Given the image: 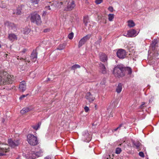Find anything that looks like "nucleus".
Instances as JSON below:
<instances>
[{"label":"nucleus","instance_id":"obj_47","mask_svg":"<svg viewBox=\"0 0 159 159\" xmlns=\"http://www.w3.org/2000/svg\"><path fill=\"white\" fill-rule=\"evenodd\" d=\"M46 8L47 9H48L49 10H50L51 9V8H50V7L49 6L46 7Z\"/></svg>","mask_w":159,"mask_h":159},{"label":"nucleus","instance_id":"obj_6","mask_svg":"<svg viewBox=\"0 0 159 159\" xmlns=\"http://www.w3.org/2000/svg\"><path fill=\"white\" fill-rule=\"evenodd\" d=\"M4 25L7 27L9 31L15 32L16 30V27L13 23L6 21L4 22Z\"/></svg>","mask_w":159,"mask_h":159},{"label":"nucleus","instance_id":"obj_20","mask_svg":"<svg viewBox=\"0 0 159 159\" xmlns=\"http://www.w3.org/2000/svg\"><path fill=\"white\" fill-rule=\"evenodd\" d=\"M132 143L136 146L137 149H139L141 145V143L139 141H135L132 140Z\"/></svg>","mask_w":159,"mask_h":159},{"label":"nucleus","instance_id":"obj_48","mask_svg":"<svg viewBox=\"0 0 159 159\" xmlns=\"http://www.w3.org/2000/svg\"><path fill=\"white\" fill-rule=\"evenodd\" d=\"M44 159H51V158L49 157H45Z\"/></svg>","mask_w":159,"mask_h":159},{"label":"nucleus","instance_id":"obj_36","mask_svg":"<svg viewBox=\"0 0 159 159\" xmlns=\"http://www.w3.org/2000/svg\"><path fill=\"white\" fill-rule=\"evenodd\" d=\"M158 53L157 52H155L153 54V57H154V59L156 58V57H157L158 55Z\"/></svg>","mask_w":159,"mask_h":159},{"label":"nucleus","instance_id":"obj_27","mask_svg":"<svg viewBox=\"0 0 159 159\" xmlns=\"http://www.w3.org/2000/svg\"><path fill=\"white\" fill-rule=\"evenodd\" d=\"M30 29L28 27H26L25 28L24 30V33L25 34H27L30 32Z\"/></svg>","mask_w":159,"mask_h":159},{"label":"nucleus","instance_id":"obj_28","mask_svg":"<svg viewBox=\"0 0 159 159\" xmlns=\"http://www.w3.org/2000/svg\"><path fill=\"white\" fill-rule=\"evenodd\" d=\"M80 66L78 64H75L73 65L71 67V69L72 70H75L76 69L80 68Z\"/></svg>","mask_w":159,"mask_h":159},{"label":"nucleus","instance_id":"obj_40","mask_svg":"<svg viewBox=\"0 0 159 159\" xmlns=\"http://www.w3.org/2000/svg\"><path fill=\"white\" fill-rule=\"evenodd\" d=\"M21 13V11L19 9H17L16 10V13L17 15H20Z\"/></svg>","mask_w":159,"mask_h":159},{"label":"nucleus","instance_id":"obj_14","mask_svg":"<svg viewBox=\"0 0 159 159\" xmlns=\"http://www.w3.org/2000/svg\"><path fill=\"white\" fill-rule=\"evenodd\" d=\"M26 89V85L25 82L23 81L21 82L19 86V90L23 92Z\"/></svg>","mask_w":159,"mask_h":159},{"label":"nucleus","instance_id":"obj_37","mask_svg":"<svg viewBox=\"0 0 159 159\" xmlns=\"http://www.w3.org/2000/svg\"><path fill=\"white\" fill-rule=\"evenodd\" d=\"M139 155L140 156L143 157H144V153L142 152H139Z\"/></svg>","mask_w":159,"mask_h":159},{"label":"nucleus","instance_id":"obj_4","mask_svg":"<svg viewBox=\"0 0 159 159\" xmlns=\"http://www.w3.org/2000/svg\"><path fill=\"white\" fill-rule=\"evenodd\" d=\"M30 19L31 22L35 23L37 25H40L42 23L40 16L35 12L31 14Z\"/></svg>","mask_w":159,"mask_h":159},{"label":"nucleus","instance_id":"obj_42","mask_svg":"<svg viewBox=\"0 0 159 159\" xmlns=\"http://www.w3.org/2000/svg\"><path fill=\"white\" fill-rule=\"evenodd\" d=\"M101 39H102L101 37H100L99 38V39L97 41L96 43H97L99 45L100 43V42H101Z\"/></svg>","mask_w":159,"mask_h":159},{"label":"nucleus","instance_id":"obj_15","mask_svg":"<svg viewBox=\"0 0 159 159\" xmlns=\"http://www.w3.org/2000/svg\"><path fill=\"white\" fill-rule=\"evenodd\" d=\"M37 57V53L36 50H34L32 51L30 56V58L32 61L34 62L36 60Z\"/></svg>","mask_w":159,"mask_h":159},{"label":"nucleus","instance_id":"obj_39","mask_svg":"<svg viewBox=\"0 0 159 159\" xmlns=\"http://www.w3.org/2000/svg\"><path fill=\"white\" fill-rule=\"evenodd\" d=\"M28 94H27L26 95H21L19 98H20V100H21L22 99H23V98L26 97L28 95Z\"/></svg>","mask_w":159,"mask_h":159},{"label":"nucleus","instance_id":"obj_35","mask_svg":"<svg viewBox=\"0 0 159 159\" xmlns=\"http://www.w3.org/2000/svg\"><path fill=\"white\" fill-rule=\"evenodd\" d=\"M103 0H96L95 2L97 4H100L102 2Z\"/></svg>","mask_w":159,"mask_h":159},{"label":"nucleus","instance_id":"obj_33","mask_svg":"<svg viewBox=\"0 0 159 159\" xmlns=\"http://www.w3.org/2000/svg\"><path fill=\"white\" fill-rule=\"evenodd\" d=\"M32 3L33 4H37L39 2L40 0H30Z\"/></svg>","mask_w":159,"mask_h":159},{"label":"nucleus","instance_id":"obj_30","mask_svg":"<svg viewBox=\"0 0 159 159\" xmlns=\"http://www.w3.org/2000/svg\"><path fill=\"white\" fill-rule=\"evenodd\" d=\"M121 152V149L120 148H117L116 149L115 153L117 154H120Z\"/></svg>","mask_w":159,"mask_h":159},{"label":"nucleus","instance_id":"obj_46","mask_svg":"<svg viewBox=\"0 0 159 159\" xmlns=\"http://www.w3.org/2000/svg\"><path fill=\"white\" fill-rule=\"evenodd\" d=\"M123 36H125L127 37H128V32H127V34H126L125 33L123 35Z\"/></svg>","mask_w":159,"mask_h":159},{"label":"nucleus","instance_id":"obj_55","mask_svg":"<svg viewBox=\"0 0 159 159\" xmlns=\"http://www.w3.org/2000/svg\"><path fill=\"white\" fill-rule=\"evenodd\" d=\"M60 4H61V5H62L63 4V2H60Z\"/></svg>","mask_w":159,"mask_h":159},{"label":"nucleus","instance_id":"obj_22","mask_svg":"<svg viewBox=\"0 0 159 159\" xmlns=\"http://www.w3.org/2000/svg\"><path fill=\"white\" fill-rule=\"evenodd\" d=\"M127 22L128 26L130 28L133 27L135 25V23L132 20H129Z\"/></svg>","mask_w":159,"mask_h":159},{"label":"nucleus","instance_id":"obj_10","mask_svg":"<svg viewBox=\"0 0 159 159\" xmlns=\"http://www.w3.org/2000/svg\"><path fill=\"white\" fill-rule=\"evenodd\" d=\"M83 139L84 142H89L91 140V135L88 133V131H85L83 133Z\"/></svg>","mask_w":159,"mask_h":159},{"label":"nucleus","instance_id":"obj_29","mask_svg":"<svg viewBox=\"0 0 159 159\" xmlns=\"http://www.w3.org/2000/svg\"><path fill=\"white\" fill-rule=\"evenodd\" d=\"M3 57L4 58V59L5 60H8L9 59V57L8 54L3 53Z\"/></svg>","mask_w":159,"mask_h":159},{"label":"nucleus","instance_id":"obj_3","mask_svg":"<svg viewBox=\"0 0 159 159\" xmlns=\"http://www.w3.org/2000/svg\"><path fill=\"white\" fill-rule=\"evenodd\" d=\"M43 151L42 149H40L39 151L35 153L31 152L29 154L25 155V158L27 159H34L37 157H38L42 156L43 155Z\"/></svg>","mask_w":159,"mask_h":159},{"label":"nucleus","instance_id":"obj_5","mask_svg":"<svg viewBox=\"0 0 159 159\" xmlns=\"http://www.w3.org/2000/svg\"><path fill=\"white\" fill-rule=\"evenodd\" d=\"M27 141L31 145L35 146L38 144L37 137L32 134H29L27 136Z\"/></svg>","mask_w":159,"mask_h":159},{"label":"nucleus","instance_id":"obj_43","mask_svg":"<svg viewBox=\"0 0 159 159\" xmlns=\"http://www.w3.org/2000/svg\"><path fill=\"white\" fill-rule=\"evenodd\" d=\"M145 102H143L142 104L140 106V108L142 109L143 107H144V105H145Z\"/></svg>","mask_w":159,"mask_h":159},{"label":"nucleus","instance_id":"obj_16","mask_svg":"<svg viewBox=\"0 0 159 159\" xmlns=\"http://www.w3.org/2000/svg\"><path fill=\"white\" fill-rule=\"evenodd\" d=\"M8 39L11 42L16 40L17 39V36L13 33L9 34H8Z\"/></svg>","mask_w":159,"mask_h":159},{"label":"nucleus","instance_id":"obj_45","mask_svg":"<svg viewBox=\"0 0 159 159\" xmlns=\"http://www.w3.org/2000/svg\"><path fill=\"white\" fill-rule=\"evenodd\" d=\"M27 49H24L22 51V52L23 53H25Z\"/></svg>","mask_w":159,"mask_h":159},{"label":"nucleus","instance_id":"obj_49","mask_svg":"<svg viewBox=\"0 0 159 159\" xmlns=\"http://www.w3.org/2000/svg\"><path fill=\"white\" fill-rule=\"evenodd\" d=\"M24 60H25V61H27L28 62L30 61V60H27L26 58L24 59Z\"/></svg>","mask_w":159,"mask_h":159},{"label":"nucleus","instance_id":"obj_12","mask_svg":"<svg viewBox=\"0 0 159 159\" xmlns=\"http://www.w3.org/2000/svg\"><path fill=\"white\" fill-rule=\"evenodd\" d=\"M128 38H132L135 37L138 34L136 30L134 29H130L128 31Z\"/></svg>","mask_w":159,"mask_h":159},{"label":"nucleus","instance_id":"obj_38","mask_svg":"<svg viewBox=\"0 0 159 159\" xmlns=\"http://www.w3.org/2000/svg\"><path fill=\"white\" fill-rule=\"evenodd\" d=\"M108 10L111 12H112L113 11V8L112 7L110 6L108 8Z\"/></svg>","mask_w":159,"mask_h":159},{"label":"nucleus","instance_id":"obj_54","mask_svg":"<svg viewBox=\"0 0 159 159\" xmlns=\"http://www.w3.org/2000/svg\"><path fill=\"white\" fill-rule=\"evenodd\" d=\"M16 159H20V157H17Z\"/></svg>","mask_w":159,"mask_h":159},{"label":"nucleus","instance_id":"obj_44","mask_svg":"<svg viewBox=\"0 0 159 159\" xmlns=\"http://www.w3.org/2000/svg\"><path fill=\"white\" fill-rule=\"evenodd\" d=\"M0 7L2 8H5L6 7V5H3L2 4L0 5Z\"/></svg>","mask_w":159,"mask_h":159},{"label":"nucleus","instance_id":"obj_13","mask_svg":"<svg viewBox=\"0 0 159 159\" xmlns=\"http://www.w3.org/2000/svg\"><path fill=\"white\" fill-rule=\"evenodd\" d=\"M85 98L90 102H92L95 99V97L89 92L86 93Z\"/></svg>","mask_w":159,"mask_h":159},{"label":"nucleus","instance_id":"obj_8","mask_svg":"<svg viewBox=\"0 0 159 159\" xmlns=\"http://www.w3.org/2000/svg\"><path fill=\"white\" fill-rule=\"evenodd\" d=\"M75 6V4L74 1H69L67 3L66 6L64 10L66 11H70L73 10Z\"/></svg>","mask_w":159,"mask_h":159},{"label":"nucleus","instance_id":"obj_51","mask_svg":"<svg viewBox=\"0 0 159 159\" xmlns=\"http://www.w3.org/2000/svg\"><path fill=\"white\" fill-rule=\"evenodd\" d=\"M105 83V81H103V82H101V84H104Z\"/></svg>","mask_w":159,"mask_h":159},{"label":"nucleus","instance_id":"obj_23","mask_svg":"<svg viewBox=\"0 0 159 159\" xmlns=\"http://www.w3.org/2000/svg\"><path fill=\"white\" fill-rule=\"evenodd\" d=\"M100 67L101 70L103 74H105L106 73V68L103 64H101L100 65Z\"/></svg>","mask_w":159,"mask_h":159},{"label":"nucleus","instance_id":"obj_56","mask_svg":"<svg viewBox=\"0 0 159 159\" xmlns=\"http://www.w3.org/2000/svg\"><path fill=\"white\" fill-rule=\"evenodd\" d=\"M1 44L0 43V48H1Z\"/></svg>","mask_w":159,"mask_h":159},{"label":"nucleus","instance_id":"obj_25","mask_svg":"<svg viewBox=\"0 0 159 159\" xmlns=\"http://www.w3.org/2000/svg\"><path fill=\"white\" fill-rule=\"evenodd\" d=\"M108 19L110 21H112L114 17V15L112 14H109L108 15Z\"/></svg>","mask_w":159,"mask_h":159},{"label":"nucleus","instance_id":"obj_52","mask_svg":"<svg viewBox=\"0 0 159 159\" xmlns=\"http://www.w3.org/2000/svg\"><path fill=\"white\" fill-rule=\"evenodd\" d=\"M48 31V30L45 29L44 30L43 32H47Z\"/></svg>","mask_w":159,"mask_h":159},{"label":"nucleus","instance_id":"obj_50","mask_svg":"<svg viewBox=\"0 0 159 159\" xmlns=\"http://www.w3.org/2000/svg\"><path fill=\"white\" fill-rule=\"evenodd\" d=\"M17 59H23V58L22 57H19V56H18Z\"/></svg>","mask_w":159,"mask_h":159},{"label":"nucleus","instance_id":"obj_31","mask_svg":"<svg viewBox=\"0 0 159 159\" xmlns=\"http://www.w3.org/2000/svg\"><path fill=\"white\" fill-rule=\"evenodd\" d=\"M158 43V41L157 40H154L153 41L152 43V46L153 47H154Z\"/></svg>","mask_w":159,"mask_h":159},{"label":"nucleus","instance_id":"obj_32","mask_svg":"<svg viewBox=\"0 0 159 159\" xmlns=\"http://www.w3.org/2000/svg\"><path fill=\"white\" fill-rule=\"evenodd\" d=\"M74 36V34L73 33L71 32L68 35V38L70 39H73Z\"/></svg>","mask_w":159,"mask_h":159},{"label":"nucleus","instance_id":"obj_2","mask_svg":"<svg viewBox=\"0 0 159 159\" xmlns=\"http://www.w3.org/2000/svg\"><path fill=\"white\" fill-rule=\"evenodd\" d=\"M15 78L4 70L0 71V85L12 84L15 80Z\"/></svg>","mask_w":159,"mask_h":159},{"label":"nucleus","instance_id":"obj_17","mask_svg":"<svg viewBox=\"0 0 159 159\" xmlns=\"http://www.w3.org/2000/svg\"><path fill=\"white\" fill-rule=\"evenodd\" d=\"M100 59L101 61L103 62H105L107 61V55L103 53L99 54Z\"/></svg>","mask_w":159,"mask_h":159},{"label":"nucleus","instance_id":"obj_26","mask_svg":"<svg viewBox=\"0 0 159 159\" xmlns=\"http://www.w3.org/2000/svg\"><path fill=\"white\" fill-rule=\"evenodd\" d=\"M66 47V44L65 43H63L60 44L57 48V49L59 50H62L64 49Z\"/></svg>","mask_w":159,"mask_h":159},{"label":"nucleus","instance_id":"obj_21","mask_svg":"<svg viewBox=\"0 0 159 159\" xmlns=\"http://www.w3.org/2000/svg\"><path fill=\"white\" fill-rule=\"evenodd\" d=\"M122 84L120 83L118 84V85L116 89V91L118 93H120L122 89Z\"/></svg>","mask_w":159,"mask_h":159},{"label":"nucleus","instance_id":"obj_19","mask_svg":"<svg viewBox=\"0 0 159 159\" xmlns=\"http://www.w3.org/2000/svg\"><path fill=\"white\" fill-rule=\"evenodd\" d=\"M30 110L31 109L29 107H25L20 111V112L21 114H24Z\"/></svg>","mask_w":159,"mask_h":159},{"label":"nucleus","instance_id":"obj_57","mask_svg":"<svg viewBox=\"0 0 159 159\" xmlns=\"http://www.w3.org/2000/svg\"><path fill=\"white\" fill-rule=\"evenodd\" d=\"M48 80H50L49 79H48Z\"/></svg>","mask_w":159,"mask_h":159},{"label":"nucleus","instance_id":"obj_11","mask_svg":"<svg viewBox=\"0 0 159 159\" xmlns=\"http://www.w3.org/2000/svg\"><path fill=\"white\" fill-rule=\"evenodd\" d=\"M8 142L9 145L13 148L18 146L20 143L19 140H13L11 139H8Z\"/></svg>","mask_w":159,"mask_h":159},{"label":"nucleus","instance_id":"obj_9","mask_svg":"<svg viewBox=\"0 0 159 159\" xmlns=\"http://www.w3.org/2000/svg\"><path fill=\"white\" fill-rule=\"evenodd\" d=\"M91 34H89L82 38L79 41L78 45L79 48L81 47L90 38Z\"/></svg>","mask_w":159,"mask_h":159},{"label":"nucleus","instance_id":"obj_34","mask_svg":"<svg viewBox=\"0 0 159 159\" xmlns=\"http://www.w3.org/2000/svg\"><path fill=\"white\" fill-rule=\"evenodd\" d=\"M123 125V123H122L121 124H120L119 126L118 127H117V128H116L115 129H114V131H116L118 129H120V128Z\"/></svg>","mask_w":159,"mask_h":159},{"label":"nucleus","instance_id":"obj_18","mask_svg":"<svg viewBox=\"0 0 159 159\" xmlns=\"http://www.w3.org/2000/svg\"><path fill=\"white\" fill-rule=\"evenodd\" d=\"M8 150V149L6 148V147H0V156L5 155V153L7 152Z\"/></svg>","mask_w":159,"mask_h":159},{"label":"nucleus","instance_id":"obj_53","mask_svg":"<svg viewBox=\"0 0 159 159\" xmlns=\"http://www.w3.org/2000/svg\"><path fill=\"white\" fill-rule=\"evenodd\" d=\"M84 22L85 23V25H87V22H85V21H84Z\"/></svg>","mask_w":159,"mask_h":159},{"label":"nucleus","instance_id":"obj_24","mask_svg":"<svg viewBox=\"0 0 159 159\" xmlns=\"http://www.w3.org/2000/svg\"><path fill=\"white\" fill-rule=\"evenodd\" d=\"M41 125V123L39 122L37 124L34 125H33L32 126V127L36 130H37L39 128H40Z\"/></svg>","mask_w":159,"mask_h":159},{"label":"nucleus","instance_id":"obj_41","mask_svg":"<svg viewBox=\"0 0 159 159\" xmlns=\"http://www.w3.org/2000/svg\"><path fill=\"white\" fill-rule=\"evenodd\" d=\"M84 109L86 112H87L89 110V108L87 106H85L84 107Z\"/></svg>","mask_w":159,"mask_h":159},{"label":"nucleus","instance_id":"obj_1","mask_svg":"<svg viewBox=\"0 0 159 159\" xmlns=\"http://www.w3.org/2000/svg\"><path fill=\"white\" fill-rule=\"evenodd\" d=\"M131 73L132 70L130 67H125L122 64L115 66L113 70V74L118 78L123 77L126 73L130 75Z\"/></svg>","mask_w":159,"mask_h":159},{"label":"nucleus","instance_id":"obj_7","mask_svg":"<svg viewBox=\"0 0 159 159\" xmlns=\"http://www.w3.org/2000/svg\"><path fill=\"white\" fill-rule=\"evenodd\" d=\"M116 53L117 57L120 59H124L126 57V55L125 51L122 49H118Z\"/></svg>","mask_w":159,"mask_h":159}]
</instances>
